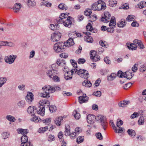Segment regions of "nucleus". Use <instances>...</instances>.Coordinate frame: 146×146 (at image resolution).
<instances>
[{"label":"nucleus","mask_w":146,"mask_h":146,"mask_svg":"<svg viewBox=\"0 0 146 146\" xmlns=\"http://www.w3.org/2000/svg\"><path fill=\"white\" fill-rule=\"evenodd\" d=\"M87 120L88 123L90 124H93L96 120H100L101 124L105 130H106L105 127H107L108 125L106 117L101 115H98L96 117L94 115L89 114L87 116Z\"/></svg>","instance_id":"1"},{"label":"nucleus","mask_w":146,"mask_h":146,"mask_svg":"<svg viewBox=\"0 0 146 146\" xmlns=\"http://www.w3.org/2000/svg\"><path fill=\"white\" fill-rule=\"evenodd\" d=\"M42 89H44L45 92L44 94H41V96L47 98L50 97L49 93H53L55 91L59 90H60V88L59 87L56 86L53 87L49 85L45 86Z\"/></svg>","instance_id":"2"},{"label":"nucleus","mask_w":146,"mask_h":146,"mask_svg":"<svg viewBox=\"0 0 146 146\" xmlns=\"http://www.w3.org/2000/svg\"><path fill=\"white\" fill-rule=\"evenodd\" d=\"M127 46L129 50H135L138 47L141 49H143L144 48L143 45L141 40L135 39L133 41V43L131 44L127 43Z\"/></svg>","instance_id":"3"},{"label":"nucleus","mask_w":146,"mask_h":146,"mask_svg":"<svg viewBox=\"0 0 146 146\" xmlns=\"http://www.w3.org/2000/svg\"><path fill=\"white\" fill-rule=\"evenodd\" d=\"M75 69L76 74H77L80 77L84 79L88 78L89 74L87 70L85 69Z\"/></svg>","instance_id":"4"},{"label":"nucleus","mask_w":146,"mask_h":146,"mask_svg":"<svg viewBox=\"0 0 146 146\" xmlns=\"http://www.w3.org/2000/svg\"><path fill=\"white\" fill-rule=\"evenodd\" d=\"M64 44L62 42L55 43L53 46L54 52L56 53H60L64 50Z\"/></svg>","instance_id":"5"},{"label":"nucleus","mask_w":146,"mask_h":146,"mask_svg":"<svg viewBox=\"0 0 146 146\" xmlns=\"http://www.w3.org/2000/svg\"><path fill=\"white\" fill-rule=\"evenodd\" d=\"M117 75L120 77L127 78L128 79H130L132 77L131 73H130L129 72H126L125 73H123L122 71H119L118 72Z\"/></svg>","instance_id":"6"},{"label":"nucleus","mask_w":146,"mask_h":146,"mask_svg":"<svg viewBox=\"0 0 146 146\" xmlns=\"http://www.w3.org/2000/svg\"><path fill=\"white\" fill-rule=\"evenodd\" d=\"M70 127L69 125L68 124L66 125L65 130L64 132V134L66 136L70 135V137L71 139H74L75 138L76 135L75 132L70 134Z\"/></svg>","instance_id":"7"},{"label":"nucleus","mask_w":146,"mask_h":146,"mask_svg":"<svg viewBox=\"0 0 146 146\" xmlns=\"http://www.w3.org/2000/svg\"><path fill=\"white\" fill-rule=\"evenodd\" d=\"M17 57L16 55L13 54L8 56L5 58V61L7 63L11 64L14 62Z\"/></svg>","instance_id":"8"},{"label":"nucleus","mask_w":146,"mask_h":146,"mask_svg":"<svg viewBox=\"0 0 146 146\" xmlns=\"http://www.w3.org/2000/svg\"><path fill=\"white\" fill-rule=\"evenodd\" d=\"M75 69H72L70 71H68L65 73L64 75L65 79L66 80L71 79L72 78V75L74 74H76Z\"/></svg>","instance_id":"9"},{"label":"nucleus","mask_w":146,"mask_h":146,"mask_svg":"<svg viewBox=\"0 0 146 146\" xmlns=\"http://www.w3.org/2000/svg\"><path fill=\"white\" fill-rule=\"evenodd\" d=\"M73 19L71 17H69L66 20H64L62 22L61 24H63V25L66 27L70 28L72 24V21Z\"/></svg>","instance_id":"10"},{"label":"nucleus","mask_w":146,"mask_h":146,"mask_svg":"<svg viewBox=\"0 0 146 146\" xmlns=\"http://www.w3.org/2000/svg\"><path fill=\"white\" fill-rule=\"evenodd\" d=\"M69 13H62L60 16L59 18L57 20V23L58 24L61 23L64 20H66L68 18Z\"/></svg>","instance_id":"11"},{"label":"nucleus","mask_w":146,"mask_h":146,"mask_svg":"<svg viewBox=\"0 0 146 146\" xmlns=\"http://www.w3.org/2000/svg\"><path fill=\"white\" fill-rule=\"evenodd\" d=\"M98 11L104 10L106 8V5L105 3L101 0H99L98 3Z\"/></svg>","instance_id":"12"},{"label":"nucleus","mask_w":146,"mask_h":146,"mask_svg":"<svg viewBox=\"0 0 146 146\" xmlns=\"http://www.w3.org/2000/svg\"><path fill=\"white\" fill-rule=\"evenodd\" d=\"M61 36V34L57 32L53 33L51 35V40L53 41H56L60 40Z\"/></svg>","instance_id":"13"},{"label":"nucleus","mask_w":146,"mask_h":146,"mask_svg":"<svg viewBox=\"0 0 146 146\" xmlns=\"http://www.w3.org/2000/svg\"><path fill=\"white\" fill-rule=\"evenodd\" d=\"M111 17L110 13L108 12H105L104 17L101 19V21L104 23H108L110 21V18Z\"/></svg>","instance_id":"14"},{"label":"nucleus","mask_w":146,"mask_h":146,"mask_svg":"<svg viewBox=\"0 0 146 146\" xmlns=\"http://www.w3.org/2000/svg\"><path fill=\"white\" fill-rule=\"evenodd\" d=\"M83 33H85L86 35V36L84 37L85 40L88 42H92L93 40V38L91 36H89V35H91L92 33L88 32H83Z\"/></svg>","instance_id":"15"},{"label":"nucleus","mask_w":146,"mask_h":146,"mask_svg":"<svg viewBox=\"0 0 146 146\" xmlns=\"http://www.w3.org/2000/svg\"><path fill=\"white\" fill-rule=\"evenodd\" d=\"M45 107L42 106H40L37 109V112L38 114L43 116L45 113Z\"/></svg>","instance_id":"16"},{"label":"nucleus","mask_w":146,"mask_h":146,"mask_svg":"<svg viewBox=\"0 0 146 146\" xmlns=\"http://www.w3.org/2000/svg\"><path fill=\"white\" fill-rule=\"evenodd\" d=\"M63 44H64V46L69 47L73 45L74 43L73 38H70L67 40L66 42H65Z\"/></svg>","instance_id":"17"},{"label":"nucleus","mask_w":146,"mask_h":146,"mask_svg":"<svg viewBox=\"0 0 146 146\" xmlns=\"http://www.w3.org/2000/svg\"><path fill=\"white\" fill-rule=\"evenodd\" d=\"M88 97L86 96V94H83L82 96H81L78 98V100L80 104L86 102L88 101Z\"/></svg>","instance_id":"18"},{"label":"nucleus","mask_w":146,"mask_h":146,"mask_svg":"<svg viewBox=\"0 0 146 146\" xmlns=\"http://www.w3.org/2000/svg\"><path fill=\"white\" fill-rule=\"evenodd\" d=\"M110 23L109 26L110 27L115 28L116 27V23L115 22V20L114 17L111 18L110 20Z\"/></svg>","instance_id":"19"},{"label":"nucleus","mask_w":146,"mask_h":146,"mask_svg":"<svg viewBox=\"0 0 146 146\" xmlns=\"http://www.w3.org/2000/svg\"><path fill=\"white\" fill-rule=\"evenodd\" d=\"M47 76L50 78H51L53 77L55 74L58 73L50 69L48 70L46 72Z\"/></svg>","instance_id":"20"},{"label":"nucleus","mask_w":146,"mask_h":146,"mask_svg":"<svg viewBox=\"0 0 146 146\" xmlns=\"http://www.w3.org/2000/svg\"><path fill=\"white\" fill-rule=\"evenodd\" d=\"M31 117L30 118V120L36 123L38 122L40 120L39 118L36 117L35 114H32L31 115Z\"/></svg>","instance_id":"21"},{"label":"nucleus","mask_w":146,"mask_h":146,"mask_svg":"<svg viewBox=\"0 0 146 146\" xmlns=\"http://www.w3.org/2000/svg\"><path fill=\"white\" fill-rule=\"evenodd\" d=\"M34 98V96L32 92H28V103L32 102Z\"/></svg>","instance_id":"22"},{"label":"nucleus","mask_w":146,"mask_h":146,"mask_svg":"<svg viewBox=\"0 0 146 146\" xmlns=\"http://www.w3.org/2000/svg\"><path fill=\"white\" fill-rule=\"evenodd\" d=\"M130 102L129 101H123L120 102L118 105L119 107H124L126 106V105L129 104Z\"/></svg>","instance_id":"23"},{"label":"nucleus","mask_w":146,"mask_h":146,"mask_svg":"<svg viewBox=\"0 0 146 146\" xmlns=\"http://www.w3.org/2000/svg\"><path fill=\"white\" fill-rule=\"evenodd\" d=\"M36 108L34 106H29L28 108V113H29L31 115L32 114H35V112L36 111Z\"/></svg>","instance_id":"24"},{"label":"nucleus","mask_w":146,"mask_h":146,"mask_svg":"<svg viewBox=\"0 0 146 146\" xmlns=\"http://www.w3.org/2000/svg\"><path fill=\"white\" fill-rule=\"evenodd\" d=\"M126 25V23L124 19H121L117 24L118 26L119 27H123Z\"/></svg>","instance_id":"25"},{"label":"nucleus","mask_w":146,"mask_h":146,"mask_svg":"<svg viewBox=\"0 0 146 146\" xmlns=\"http://www.w3.org/2000/svg\"><path fill=\"white\" fill-rule=\"evenodd\" d=\"M21 7V4L20 3H18L15 4L13 8L15 12L16 13L18 12Z\"/></svg>","instance_id":"26"},{"label":"nucleus","mask_w":146,"mask_h":146,"mask_svg":"<svg viewBox=\"0 0 146 146\" xmlns=\"http://www.w3.org/2000/svg\"><path fill=\"white\" fill-rule=\"evenodd\" d=\"M82 85L87 87H90L92 85V83L90 81L87 80H85L82 83Z\"/></svg>","instance_id":"27"},{"label":"nucleus","mask_w":146,"mask_h":146,"mask_svg":"<svg viewBox=\"0 0 146 146\" xmlns=\"http://www.w3.org/2000/svg\"><path fill=\"white\" fill-rule=\"evenodd\" d=\"M63 117H60L56 118L54 120L55 123L58 126L60 125L61 121L63 120Z\"/></svg>","instance_id":"28"},{"label":"nucleus","mask_w":146,"mask_h":146,"mask_svg":"<svg viewBox=\"0 0 146 146\" xmlns=\"http://www.w3.org/2000/svg\"><path fill=\"white\" fill-rule=\"evenodd\" d=\"M58 66V65L56 63H54L52 64L50 68L51 69V70L58 73V72L57 71Z\"/></svg>","instance_id":"29"},{"label":"nucleus","mask_w":146,"mask_h":146,"mask_svg":"<svg viewBox=\"0 0 146 146\" xmlns=\"http://www.w3.org/2000/svg\"><path fill=\"white\" fill-rule=\"evenodd\" d=\"M6 118L9 121L11 122H14L16 120L15 117L10 115H8L6 116Z\"/></svg>","instance_id":"30"},{"label":"nucleus","mask_w":146,"mask_h":146,"mask_svg":"<svg viewBox=\"0 0 146 146\" xmlns=\"http://www.w3.org/2000/svg\"><path fill=\"white\" fill-rule=\"evenodd\" d=\"M19 133H21L23 135H26L27 134V129H18L17 130Z\"/></svg>","instance_id":"31"},{"label":"nucleus","mask_w":146,"mask_h":146,"mask_svg":"<svg viewBox=\"0 0 146 146\" xmlns=\"http://www.w3.org/2000/svg\"><path fill=\"white\" fill-rule=\"evenodd\" d=\"M86 29L87 31H90V33H93L94 32H92L93 29V28L92 26L91 25L90 23H89L86 26Z\"/></svg>","instance_id":"32"},{"label":"nucleus","mask_w":146,"mask_h":146,"mask_svg":"<svg viewBox=\"0 0 146 146\" xmlns=\"http://www.w3.org/2000/svg\"><path fill=\"white\" fill-rule=\"evenodd\" d=\"M127 132L128 134L132 138L134 137L136 135L135 131L132 129L131 130L130 129H128Z\"/></svg>","instance_id":"33"},{"label":"nucleus","mask_w":146,"mask_h":146,"mask_svg":"<svg viewBox=\"0 0 146 146\" xmlns=\"http://www.w3.org/2000/svg\"><path fill=\"white\" fill-rule=\"evenodd\" d=\"M74 117L77 119H78L80 117V115L76 110H74L73 113Z\"/></svg>","instance_id":"34"},{"label":"nucleus","mask_w":146,"mask_h":146,"mask_svg":"<svg viewBox=\"0 0 146 146\" xmlns=\"http://www.w3.org/2000/svg\"><path fill=\"white\" fill-rule=\"evenodd\" d=\"M116 77V74L114 73H112L109 76H108L107 79L110 81L112 80Z\"/></svg>","instance_id":"35"},{"label":"nucleus","mask_w":146,"mask_h":146,"mask_svg":"<svg viewBox=\"0 0 146 146\" xmlns=\"http://www.w3.org/2000/svg\"><path fill=\"white\" fill-rule=\"evenodd\" d=\"M109 5L111 7L115 6L117 4V1L116 0H109Z\"/></svg>","instance_id":"36"},{"label":"nucleus","mask_w":146,"mask_h":146,"mask_svg":"<svg viewBox=\"0 0 146 146\" xmlns=\"http://www.w3.org/2000/svg\"><path fill=\"white\" fill-rule=\"evenodd\" d=\"M6 81L7 79L5 78H0V87H1Z\"/></svg>","instance_id":"37"},{"label":"nucleus","mask_w":146,"mask_h":146,"mask_svg":"<svg viewBox=\"0 0 146 146\" xmlns=\"http://www.w3.org/2000/svg\"><path fill=\"white\" fill-rule=\"evenodd\" d=\"M36 3L34 0H28V6L29 7H33L35 5Z\"/></svg>","instance_id":"38"},{"label":"nucleus","mask_w":146,"mask_h":146,"mask_svg":"<svg viewBox=\"0 0 146 146\" xmlns=\"http://www.w3.org/2000/svg\"><path fill=\"white\" fill-rule=\"evenodd\" d=\"M98 1L93 3L92 5L91 9L94 11H98Z\"/></svg>","instance_id":"39"},{"label":"nucleus","mask_w":146,"mask_h":146,"mask_svg":"<svg viewBox=\"0 0 146 146\" xmlns=\"http://www.w3.org/2000/svg\"><path fill=\"white\" fill-rule=\"evenodd\" d=\"M58 8L62 10H66L67 9V7L65 4L61 3L58 6Z\"/></svg>","instance_id":"40"},{"label":"nucleus","mask_w":146,"mask_h":146,"mask_svg":"<svg viewBox=\"0 0 146 146\" xmlns=\"http://www.w3.org/2000/svg\"><path fill=\"white\" fill-rule=\"evenodd\" d=\"M146 2L144 1H142L139 3L138 5V7L140 9L143 8L146 6Z\"/></svg>","instance_id":"41"},{"label":"nucleus","mask_w":146,"mask_h":146,"mask_svg":"<svg viewBox=\"0 0 146 146\" xmlns=\"http://www.w3.org/2000/svg\"><path fill=\"white\" fill-rule=\"evenodd\" d=\"M144 119L143 116H141L138 121V123L139 125H143L144 122Z\"/></svg>","instance_id":"42"},{"label":"nucleus","mask_w":146,"mask_h":146,"mask_svg":"<svg viewBox=\"0 0 146 146\" xmlns=\"http://www.w3.org/2000/svg\"><path fill=\"white\" fill-rule=\"evenodd\" d=\"M135 16L130 15H129L126 19V20L128 21H132L134 20L135 19Z\"/></svg>","instance_id":"43"},{"label":"nucleus","mask_w":146,"mask_h":146,"mask_svg":"<svg viewBox=\"0 0 146 146\" xmlns=\"http://www.w3.org/2000/svg\"><path fill=\"white\" fill-rule=\"evenodd\" d=\"M92 13L91 9H87L84 11V14L86 16H89Z\"/></svg>","instance_id":"44"},{"label":"nucleus","mask_w":146,"mask_h":146,"mask_svg":"<svg viewBox=\"0 0 146 146\" xmlns=\"http://www.w3.org/2000/svg\"><path fill=\"white\" fill-rule=\"evenodd\" d=\"M51 120V118H49L45 119H43L42 120V121L43 123H45L46 124L49 125L50 123Z\"/></svg>","instance_id":"45"},{"label":"nucleus","mask_w":146,"mask_h":146,"mask_svg":"<svg viewBox=\"0 0 146 146\" xmlns=\"http://www.w3.org/2000/svg\"><path fill=\"white\" fill-rule=\"evenodd\" d=\"M84 136H82L81 137H78L77 138L76 141L77 143L79 144L82 142L84 141Z\"/></svg>","instance_id":"46"},{"label":"nucleus","mask_w":146,"mask_h":146,"mask_svg":"<svg viewBox=\"0 0 146 146\" xmlns=\"http://www.w3.org/2000/svg\"><path fill=\"white\" fill-rule=\"evenodd\" d=\"M139 113L134 112L133 114L131 115L130 118L132 119H133L135 118L138 117L139 116Z\"/></svg>","instance_id":"47"},{"label":"nucleus","mask_w":146,"mask_h":146,"mask_svg":"<svg viewBox=\"0 0 146 146\" xmlns=\"http://www.w3.org/2000/svg\"><path fill=\"white\" fill-rule=\"evenodd\" d=\"M48 101H47L46 100H41L39 102V104L40 105V106H45V105L47 104Z\"/></svg>","instance_id":"48"},{"label":"nucleus","mask_w":146,"mask_h":146,"mask_svg":"<svg viewBox=\"0 0 146 146\" xmlns=\"http://www.w3.org/2000/svg\"><path fill=\"white\" fill-rule=\"evenodd\" d=\"M49 110L51 112H54L56 110V108L54 106H51L49 107Z\"/></svg>","instance_id":"49"},{"label":"nucleus","mask_w":146,"mask_h":146,"mask_svg":"<svg viewBox=\"0 0 146 146\" xmlns=\"http://www.w3.org/2000/svg\"><path fill=\"white\" fill-rule=\"evenodd\" d=\"M21 142H27V137L26 135H23L21 138Z\"/></svg>","instance_id":"50"},{"label":"nucleus","mask_w":146,"mask_h":146,"mask_svg":"<svg viewBox=\"0 0 146 146\" xmlns=\"http://www.w3.org/2000/svg\"><path fill=\"white\" fill-rule=\"evenodd\" d=\"M58 25V24H56L55 26L54 24H51L50 25L49 27L52 30H55L57 29V26Z\"/></svg>","instance_id":"51"},{"label":"nucleus","mask_w":146,"mask_h":146,"mask_svg":"<svg viewBox=\"0 0 146 146\" xmlns=\"http://www.w3.org/2000/svg\"><path fill=\"white\" fill-rule=\"evenodd\" d=\"M25 104V101L24 100H21L17 103L18 106L21 108L23 107Z\"/></svg>","instance_id":"52"},{"label":"nucleus","mask_w":146,"mask_h":146,"mask_svg":"<svg viewBox=\"0 0 146 146\" xmlns=\"http://www.w3.org/2000/svg\"><path fill=\"white\" fill-rule=\"evenodd\" d=\"M48 129L47 127H44L40 128L38 130V132L40 133H43Z\"/></svg>","instance_id":"53"},{"label":"nucleus","mask_w":146,"mask_h":146,"mask_svg":"<svg viewBox=\"0 0 146 146\" xmlns=\"http://www.w3.org/2000/svg\"><path fill=\"white\" fill-rule=\"evenodd\" d=\"M97 55L96 52V51L93 50L91 51L90 54V56L91 59L93 58V57Z\"/></svg>","instance_id":"54"},{"label":"nucleus","mask_w":146,"mask_h":146,"mask_svg":"<svg viewBox=\"0 0 146 146\" xmlns=\"http://www.w3.org/2000/svg\"><path fill=\"white\" fill-rule=\"evenodd\" d=\"M3 137L4 139H6L9 136V134L7 132H3L2 134Z\"/></svg>","instance_id":"55"},{"label":"nucleus","mask_w":146,"mask_h":146,"mask_svg":"<svg viewBox=\"0 0 146 146\" xmlns=\"http://www.w3.org/2000/svg\"><path fill=\"white\" fill-rule=\"evenodd\" d=\"M54 81L59 82L60 81V78L57 76L54 75L53 77L51 78Z\"/></svg>","instance_id":"56"},{"label":"nucleus","mask_w":146,"mask_h":146,"mask_svg":"<svg viewBox=\"0 0 146 146\" xmlns=\"http://www.w3.org/2000/svg\"><path fill=\"white\" fill-rule=\"evenodd\" d=\"M100 57L99 56L96 55L95 56L93 57V58L91 59L94 62H96L100 60Z\"/></svg>","instance_id":"57"},{"label":"nucleus","mask_w":146,"mask_h":146,"mask_svg":"<svg viewBox=\"0 0 146 146\" xmlns=\"http://www.w3.org/2000/svg\"><path fill=\"white\" fill-rule=\"evenodd\" d=\"M146 70V66L144 65H142L141 66L140 70L141 72H143Z\"/></svg>","instance_id":"58"},{"label":"nucleus","mask_w":146,"mask_h":146,"mask_svg":"<svg viewBox=\"0 0 146 146\" xmlns=\"http://www.w3.org/2000/svg\"><path fill=\"white\" fill-rule=\"evenodd\" d=\"M96 136L97 138L100 140H102L103 139V137L101 133H97L96 135Z\"/></svg>","instance_id":"59"},{"label":"nucleus","mask_w":146,"mask_h":146,"mask_svg":"<svg viewBox=\"0 0 146 146\" xmlns=\"http://www.w3.org/2000/svg\"><path fill=\"white\" fill-rule=\"evenodd\" d=\"M82 131V129L81 128L79 127H77L75 129V133L76 134H78Z\"/></svg>","instance_id":"60"},{"label":"nucleus","mask_w":146,"mask_h":146,"mask_svg":"<svg viewBox=\"0 0 146 146\" xmlns=\"http://www.w3.org/2000/svg\"><path fill=\"white\" fill-rule=\"evenodd\" d=\"M86 61L83 58H80L78 60V63L79 64L84 63Z\"/></svg>","instance_id":"61"},{"label":"nucleus","mask_w":146,"mask_h":146,"mask_svg":"<svg viewBox=\"0 0 146 146\" xmlns=\"http://www.w3.org/2000/svg\"><path fill=\"white\" fill-rule=\"evenodd\" d=\"M54 137L53 135H50L48 136V141L51 142L54 140Z\"/></svg>","instance_id":"62"},{"label":"nucleus","mask_w":146,"mask_h":146,"mask_svg":"<svg viewBox=\"0 0 146 146\" xmlns=\"http://www.w3.org/2000/svg\"><path fill=\"white\" fill-rule=\"evenodd\" d=\"M132 85V84L131 83L129 82L126 84L124 86H123V88L124 89H126L129 88Z\"/></svg>","instance_id":"63"},{"label":"nucleus","mask_w":146,"mask_h":146,"mask_svg":"<svg viewBox=\"0 0 146 146\" xmlns=\"http://www.w3.org/2000/svg\"><path fill=\"white\" fill-rule=\"evenodd\" d=\"M120 8L121 9H127L129 8V7L128 4L125 3Z\"/></svg>","instance_id":"64"}]
</instances>
